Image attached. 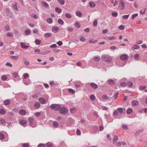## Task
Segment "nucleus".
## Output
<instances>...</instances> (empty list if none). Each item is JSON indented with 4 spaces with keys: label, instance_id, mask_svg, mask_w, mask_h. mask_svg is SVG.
I'll list each match as a JSON object with an SVG mask.
<instances>
[{
    "label": "nucleus",
    "instance_id": "1",
    "mask_svg": "<svg viewBox=\"0 0 147 147\" xmlns=\"http://www.w3.org/2000/svg\"><path fill=\"white\" fill-rule=\"evenodd\" d=\"M51 109L54 111H57L59 110L60 108V106L57 104H52L51 106Z\"/></svg>",
    "mask_w": 147,
    "mask_h": 147
},
{
    "label": "nucleus",
    "instance_id": "2",
    "mask_svg": "<svg viewBox=\"0 0 147 147\" xmlns=\"http://www.w3.org/2000/svg\"><path fill=\"white\" fill-rule=\"evenodd\" d=\"M68 110L65 107H61L59 110V113L62 115H65L67 113Z\"/></svg>",
    "mask_w": 147,
    "mask_h": 147
},
{
    "label": "nucleus",
    "instance_id": "3",
    "mask_svg": "<svg viewBox=\"0 0 147 147\" xmlns=\"http://www.w3.org/2000/svg\"><path fill=\"white\" fill-rule=\"evenodd\" d=\"M124 4V2L122 0L120 1L119 6V8L120 9L123 10L124 9L125 7Z\"/></svg>",
    "mask_w": 147,
    "mask_h": 147
},
{
    "label": "nucleus",
    "instance_id": "4",
    "mask_svg": "<svg viewBox=\"0 0 147 147\" xmlns=\"http://www.w3.org/2000/svg\"><path fill=\"white\" fill-rule=\"evenodd\" d=\"M129 56L127 54L122 55L120 57V58L122 60H125L128 59Z\"/></svg>",
    "mask_w": 147,
    "mask_h": 147
},
{
    "label": "nucleus",
    "instance_id": "5",
    "mask_svg": "<svg viewBox=\"0 0 147 147\" xmlns=\"http://www.w3.org/2000/svg\"><path fill=\"white\" fill-rule=\"evenodd\" d=\"M40 102L42 104H45L46 102V100L43 97H41L39 99Z\"/></svg>",
    "mask_w": 147,
    "mask_h": 147
},
{
    "label": "nucleus",
    "instance_id": "6",
    "mask_svg": "<svg viewBox=\"0 0 147 147\" xmlns=\"http://www.w3.org/2000/svg\"><path fill=\"white\" fill-rule=\"evenodd\" d=\"M5 11L7 12V14L9 17H11L12 13L10 11L9 8L6 9Z\"/></svg>",
    "mask_w": 147,
    "mask_h": 147
},
{
    "label": "nucleus",
    "instance_id": "7",
    "mask_svg": "<svg viewBox=\"0 0 147 147\" xmlns=\"http://www.w3.org/2000/svg\"><path fill=\"white\" fill-rule=\"evenodd\" d=\"M17 7V3L16 2H15L13 3L12 5V8L13 9H15L18 11V9Z\"/></svg>",
    "mask_w": 147,
    "mask_h": 147
},
{
    "label": "nucleus",
    "instance_id": "8",
    "mask_svg": "<svg viewBox=\"0 0 147 147\" xmlns=\"http://www.w3.org/2000/svg\"><path fill=\"white\" fill-rule=\"evenodd\" d=\"M52 30L54 33H56L59 30V28L57 26H54L52 28Z\"/></svg>",
    "mask_w": 147,
    "mask_h": 147
},
{
    "label": "nucleus",
    "instance_id": "9",
    "mask_svg": "<svg viewBox=\"0 0 147 147\" xmlns=\"http://www.w3.org/2000/svg\"><path fill=\"white\" fill-rule=\"evenodd\" d=\"M20 45L21 47L23 49H27L29 48V46L28 45H25V44L24 42H22L21 43Z\"/></svg>",
    "mask_w": 147,
    "mask_h": 147
},
{
    "label": "nucleus",
    "instance_id": "10",
    "mask_svg": "<svg viewBox=\"0 0 147 147\" xmlns=\"http://www.w3.org/2000/svg\"><path fill=\"white\" fill-rule=\"evenodd\" d=\"M41 4L42 5L45 6V7L47 8L49 7V4L47 2L44 1H42L41 2Z\"/></svg>",
    "mask_w": 147,
    "mask_h": 147
},
{
    "label": "nucleus",
    "instance_id": "11",
    "mask_svg": "<svg viewBox=\"0 0 147 147\" xmlns=\"http://www.w3.org/2000/svg\"><path fill=\"white\" fill-rule=\"evenodd\" d=\"M131 103L133 105L136 106L138 105V102L136 100H133L131 101Z\"/></svg>",
    "mask_w": 147,
    "mask_h": 147
},
{
    "label": "nucleus",
    "instance_id": "12",
    "mask_svg": "<svg viewBox=\"0 0 147 147\" xmlns=\"http://www.w3.org/2000/svg\"><path fill=\"white\" fill-rule=\"evenodd\" d=\"M90 86L93 89H96L98 88V86L96 84L92 83L90 84Z\"/></svg>",
    "mask_w": 147,
    "mask_h": 147
},
{
    "label": "nucleus",
    "instance_id": "13",
    "mask_svg": "<svg viewBox=\"0 0 147 147\" xmlns=\"http://www.w3.org/2000/svg\"><path fill=\"white\" fill-rule=\"evenodd\" d=\"M89 5L91 7L93 8L95 7L96 4L92 1H90L89 3Z\"/></svg>",
    "mask_w": 147,
    "mask_h": 147
},
{
    "label": "nucleus",
    "instance_id": "14",
    "mask_svg": "<svg viewBox=\"0 0 147 147\" xmlns=\"http://www.w3.org/2000/svg\"><path fill=\"white\" fill-rule=\"evenodd\" d=\"M40 104L38 102H36L35 103L34 107L35 108L38 109L40 107Z\"/></svg>",
    "mask_w": 147,
    "mask_h": 147
},
{
    "label": "nucleus",
    "instance_id": "15",
    "mask_svg": "<svg viewBox=\"0 0 147 147\" xmlns=\"http://www.w3.org/2000/svg\"><path fill=\"white\" fill-rule=\"evenodd\" d=\"M19 113L20 115H24L26 114V111L24 110L21 109L19 111Z\"/></svg>",
    "mask_w": 147,
    "mask_h": 147
},
{
    "label": "nucleus",
    "instance_id": "16",
    "mask_svg": "<svg viewBox=\"0 0 147 147\" xmlns=\"http://www.w3.org/2000/svg\"><path fill=\"white\" fill-rule=\"evenodd\" d=\"M107 82L109 84L111 85L114 84L115 83V81L114 80L112 79H109L107 81Z\"/></svg>",
    "mask_w": 147,
    "mask_h": 147
},
{
    "label": "nucleus",
    "instance_id": "17",
    "mask_svg": "<svg viewBox=\"0 0 147 147\" xmlns=\"http://www.w3.org/2000/svg\"><path fill=\"white\" fill-rule=\"evenodd\" d=\"M140 48V46L138 45H135L132 47L131 49L133 50H136Z\"/></svg>",
    "mask_w": 147,
    "mask_h": 147
},
{
    "label": "nucleus",
    "instance_id": "18",
    "mask_svg": "<svg viewBox=\"0 0 147 147\" xmlns=\"http://www.w3.org/2000/svg\"><path fill=\"white\" fill-rule=\"evenodd\" d=\"M20 124L24 125L26 123V121L24 119H21L19 121Z\"/></svg>",
    "mask_w": 147,
    "mask_h": 147
},
{
    "label": "nucleus",
    "instance_id": "19",
    "mask_svg": "<svg viewBox=\"0 0 147 147\" xmlns=\"http://www.w3.org/2000/svg\"><path fill=\"white\" fill-rule=\"evenodd\" d=\"M10 57L13 60H16L18 59L19 56H14L13 55H11L10 56Z\"/></svg>",
    "mask_w": 147,
    "mask_h": 147
},
{
    "label": "nucleus",
    "instance_id": "20",
    "mask_svg": "<svg viewBox=\"0 0 147 147\" xmlns=\"http://www.w3.org/2000/svg\"><path fill=\"white\" fill-rule=\"evenodd\" d=\"M59 4L61 5H63L65 3L64 0H57Z\"/></svg>",
    "mask_w": 147,
    "mask_h": 147
},
{
    "label": "nucleus",
    "instance_id": "21",
    "mask_svg": "<svg viewBox=\"0 0 147 147\" xmlns=\"http://www.w3.org/2000/svg\"><path fill=\"white\" fill-rule=\"evenodd\" d=\"M5 105H8L10 104V102L8 100H5L4 102Z\"/></svg>",
    "mask_w": 147,
    "mask_h": 147
},
{
    "label": "nucleus",
    "instance_id": "22",
    "mask_svg": "<svg viewBox=\"0 0 147 147\" xmlns=\"http://www.w3.org/2000/svg\"><path fill=\"white\" fill-rule=\"evenodd\" d=\"M118 139V137L117 136H114V137L113 139V143L114 144L115 143L117 140Z\"/></svg>",
    "mask_w": 147,
    "mask_h": 147
},
{
    "label": "nucleus",
    "instance_id": "23",
    "mask_svg": "<svg viewBox=\"0 0 147 147\" xmlns=\"http://www.w3.org/2000/svg\"><path fill=\"white\" fill-rule=\"evenodd\" d=\"M76 15L79 17H81L82 16V13L79 11H78L76 12Z\"/></svg>",
    "mask_w": 147,
    "mask_h": 147
},
{
    "label": "nucleus",
    "instance_id": "24",
    "mask_svg": "<svg viewBox=\"0 0 147 147\" xmlns=\"http://www.w3.org/2000/svg\"><path fill=\"white\" fill-rule=\"evenodd\" d=\"M59 125V123L56 121H54L53 122V126L55 127H57Z\"/></svg>",
    "mask_w": 147,
    "mask_h": 147
},
{
    "label": "nucleus",
    "instance_id": "25",
    "mask_svg": "<svg viewBox=\"0 0 147 147\" xmlns=\"http://www.w3.org/2000/svg\"><path fill=\"white\" fill-rule=\"evenodd\" d=\"M133 110L131 108H129L127 111V113L128 114H131Z\"/></svg>",
    "mask_w": 147,
    "mask_h": 147
},
{
    "label": "nucleus",
    "instance_id": "26",
    "mask_svg": "<svg viewBox=\"0 0 147 147\" xmlns=\"http://www.w3.org/2000/svg\"><path fill=\"white\" fill-rule=\"evenodd\" d=\"M108 40H115L116 39V36H109L107 38Z\"/></svg>",
    "mask_w": 147,
    "mask_h": 147
},
{
    "label": "nucleus",
    "instance_id": "27",
    "mask_svg": "<svg viewBox=\"0 0 147 147\" xmlns=\"http://www.w3.org/2000/svg\"><path fill=\"white\" fill-rule=\"evenodd\" d=\"M31 31L29 29H27L25 31V33L26 35H28L30 34Z\"/></svg>",
    "mask_w": 147,
    "mask_h": 147
},
{
    "label": "nucleus",
    "instance_id": "28",
    "mask_svg": "<svg viewBox=\"0 0 147 147\" xmlns=\"http://www.w3.org/2000/svg\"><path fill=\"white\" fill-rule=\"evenodd\" d=\"M127 85L128 87L130 88H131L133 86V84L132 82H128L127 84Z\"/></svg>",
    "mask_w": 147,
    "mask_h": 147
},
{
    "label": "nucleus",
    "instance_id": "29",
    "mask_svg": "<svg viewBox=\"0 0 147 147\" xmlns=\"http://www.w3.org/2000/svg\"><path fill=\"white\" fill-rule=\"evenodd\" d=\"M55 9L56 11L59 13H61L62 11V10L61 9L58 7L55 8Z\"/></svg>",
    "mask_w": 147,
    "mask_h": 147
},
{
    "label": "nucleus",
    "instance_id": "30",
    "mask_svg": "<svg viewBox=\"0 0 147 147\" xmlns=\"http://www.w3.org/2000/svg\"><path fill=\"white\" fill-rule=\"evenodd\" d=\"M90 99L92 101H94L95 99V96L93 94L90 95Z\"/></svg>",
    "mask_w": 147,
    "mask_h": 147
},
{
    "label": "nucleus",
    "instance_id": "31",
    "mask_svg": "<svg viewBox=\"0 0 147 147\" xmlns=\"http://www.w3.org/2000/svg\"><path fill=\"white\" fill-rule=\"evenodd\" d=\"M58 23L62 25L64 24L63 21L61 19H59L58 20Z\"/></svg>",
    "mask_w": 147,
    "mask_h": 147
},
{
    "label": "nucleus",
    "instance_id": "32",
    "mask_svg": "<svg viewBox=\"0 0 147 147\" xmlns=\"http://www.w3.org/2000/svg\"><path fill=\"white\" fill-rule=\"evenodd\" d=\"M47 21L48 23L50 24L52 23L53 22L52 19L50 18H48L47 20Z\"/></svg>",
    "mask_w": 147,
    "mask_h": 147
},
{
    "label": "nucleus",
    "instance_id": "33",
    "mask_svg": "<svg viewBox=\"0 0 147 147\" xmlns=\"http://www.w3.org/2000/svg\"><path fill=\"white\" fill-rule=\"evenodd\" d=\"M5 113V110L3 109H0V113L1 115H4Z\"/></svg>",
    "mask_w": 147,
    "mask_h": 147
},
{
    "label": "nucleus",
    "instance_id": "34",
    "mask_svg": "<svg viewBox=\"0 0 147 147\" xmlns=\"http://www.w3.org/2000/svg\"><path fill=\"white\" fill-rule=\"evenodd\" d=\"M65 16L66 17L68 18H71L72 16L69 13H67L65 14Z\"/></svg>",
    "mask_w": 147,
    "mask_h": 147
},
{
    "label": "nucleus",
    "instance_id": "35",
    "mask_svg": "<svg viewBox=\"0 0 147 147\" xmlns=\"http://www.w3.org/2000/svg\"><path fill=\"white\" fill-rule=\"evenodd\" d=\"M35 43L37 45H39L40 44L41 41L39 39H36L35 40Z\"/></svg>",
    "mask_w": 147,
    "mask_h": 147
},
{
    "label": "nucleus",
    "instance_id": "36",
    "mask_svg": "<svg viewBox=\"0 0 147 147\" xmlns=\"http://www.w3.org/2000/svg\"><path fill=\"white\" fill-rule=\"evenodd\" d=\"M51 36V34L49 33H45L44 34V36L45 37H49Z\"/></svg>",
    "mask_w": 147,
    "mask_h": 147
},
{
    "label": "nucleus",
    "instance_id": "37",
    "mask_svg": "<svg viewBox=\"0 0 147 147\" xmlns=\"http://www.w3.org/2000/svg\"><path fill=\"white\" fill-rule=\"evenodd\" d=\"M28 119L29 122L30 123V124H31L34 121V119L32 117H29Z\"/></svg>",
    "mask_w": 147,
    "mask_h": 147
},
{
    "label": "nucleus",
    "instance_id": "38",
    "mask_svg": "<svg viewBox=\"0 0 147 147\" xmlns=\"http://www.w3.org/2000/svg\"><path fill=\"white\" fill-rule=\"evenodd\" d=\"M7 36L10 38L12 37L13 36V34L11 32H8L7 34Z\"/></svg>",
    "mask_w": 147,
    "mask_h": 147
},
{
    "label": "nucleus",
    "instance_id": "39",
    "mask_svg": "<svg viewBox=\"0 0 147 147\" xmlns=\"http://www.w3.org/2000/svg\"><path fill=\"white\" fill-rule=\"evenodd\" d=\"M52 144L50 142H48L45 145L46 147H52Z\"/></svg>",
    "mask_w": 147,
    "mask_h": 147
},
{
    "label": "nucleus",
    "instance_id": "40",
    "mask_svg": "<svg viewBox=\"0 0 147 147\" xmlns=\"http://www.w3.org/2000/svg\"><path fill=\"white\" fill-rule=\"evenodd\" d=\"M1 79L3 81L6 80L7 79V77L6 76L3 75L1 77Z\"/></svg>",
    "mask_w": 147,
    "mask_h": 147
},
{
    "label": "nucleus",
    "instance_id": "41",
    "mask_svg": "<svg viewBox=\"0 0 147 147\" xmlns=\"http://www.w3.org/2000/svg\"><path fill=\"white\" fill-rule=\"evenodd\" d=\"M94 60L95 61H98L100 60V58L99 57H95L94 58Z\"/></svg>",
    "mask_w": 147,
    "mask_h": 147
},
{
    "label": "nucleus",
    "instance_id": "42",
    "mask_svg": "<svg viewBox=\"0 0 147 147\" xmlns=\"http://www.w3.org/2000/svg\"><path fill=\"white\" fill-rule=\"evenodd\" d=\"M76 108L75 107H73L70 109V111L72 113H74L76 111Z\"/></svg>",
    "mask_w": 147,
    "mask_h": 147
},
{
    "label": "nucleus",
    "instance_id": "43",
    "mask_svg": "<svg viewBox=\"0 0 147 147\" xmlns=\"http://www.w3.org/2000/svg\"><path fill=\"white\" fill-rule=\"evenodd\" d=\"M120 84L121 86L123 87H125L127 86V84L124 82H122Z\"/></svg>",
    "mask_w": 147,
    "mask_h": 147
},
{
    "label": "nucleus",
    "instance_id": "44",
    "mask_svg": "<svg viewBox=\"0 0 147 147\" xmlns=\"http://www.w3.org/2000/svg\"><path fill=\"white\" fill-rule=\"evenodd\" d=\"M75 26L77 28H80V24L78 22H76L75 24Z\"/></svg>",
    "mask_w": 147,
    "mask_h": 147
},
{
    "label": "nucleus",
    "instance_id": "45",
    "mask_svg": "<svg viewBox=\"0 0 147 147\" xmlns=\"http://www.w3.org/2000/svg\"><path fill=\"white\" fill-rule=\"evenodd\" d=\"M5 30L6 31H8L9 30V26L7 25L5 27Z\"/></svg>",
    "mask_w": 147,
    "mask_h": 147
},
{
    "label": "nucleus",
    "instance_id": "46",
    "mask_svg": "<svg viewBox=\"0 0 147 147\" xmlns=\"http://www.w3.org/2000/svg\"><path fill=\"white\" fill-rule=\"evenodd\" d=\"M112 15L114 17H116L118 15V13L117 12H113L112 13Z\"/></svg>",
    "mask_w": 147,
    "mask_h": 147
},
{
    "label": "nucleus",
    "instance_id": "47",
    "mask_svg": "<svg viewBox=\"0 0 147 147\" xmlns=\"http://www.w3.org/2000/svg\"><path fill=\"white\" fill-rule=\"evenodd\" d=\"M146 86H141L140 87V90H142L144 89H146Z\"/></svg>",
    "mask_w": 147,
    "mask_h": 147
},
{
    "label": "nucleus",
    "instance_id": "48",
    "mask_svg": "<svg viewBox=\"0 0 147 147\" xmlns=\"http://www.w3.org/2000/svg\"><path fill=\"white\" fill-rule=\"evenodd\" d=\"M118 28L121 30H123L125 28V26H124L121 25L119 26Z\"/></svg>",
    "mask_w": 147,
    "mask_h": 147
},
{
    "label": "nucleus",
    "instance_id": "49",
    "mask_svg": "<svg viewBox=\"0 0 147 147\" xmlns=\"http://www.w3.org/2000/svg\"><path fill=\"white\" fill-rule=\"evenodd\" d=\"M68 91L69 92L71 93H74L75 92V91L74 90H73L72 89H70V88L69 89H68Z\"/></svg>",
    "mask_w": 147,
    "mask_h": 147
},
{
    "label": "nucleus",
    "instance_id": "50",
    "mask_svg": "<svg viewBox=\"0 0 147 147\" xmlns=\"http://www.w3.org/2000/svg\"><path fill=\"white\" fill-rule=\"evenodd\" d=\"M4 135L2 133H0V139L3 140L4 138Z\"/></svg>",
    "mask_w": 147,
    "mask_h": 147
},
{
    "label": "nucleus",
    "instance_id": "51",
    "mask_svg": "<svg viewBox=\"0 0 147 147\" xmlns=\"http://www.w3.org/2000/svg\"><path fill=\"white\" fill-rule=\"evenodd\" d=\"M97 40H89V42L90 43H95L97 42Z\"/></svg>",
    "mask_w": 147,
    "mask_h": 147
},
{
    "label": "nucleus",
    "instance_id": "52",
    "mask_svg": "<svg viewBox=\"0 0 147 147\" xmlns=\"http://www.w3.org/2000/svg\"><path fill=\"white\" fill-rule=\"evenodd\" d=\"M40 115V113L39 112L36 113H34V115L36 117H38Z\"/></svg>",
    "mask_w": 147,
    "mask_h": 147
},
{
    "label": "nucleus",
    "instance_id": "53",
    "mask_svg": "<svg viewBox=\"0 0 147 147\" xmlns=\"http://www.w3.org/2000/svg\"><path fill=\"white\" fill-rule=\"evenodd\" d=\"M129 16V14H128L126 15H124L123 16V18L124 19H127Z\"/></svg>",
    "mask_w": 147,
    "mask_h": 147
},
{
    "label": "nucleus",
    "instance_id": "54",
    "mask_svg": "<svg viewBox=\"0 0 147 147\" xmlns=\"http://www.w3.org/2000/svg\"><path fill=\"white\" fill-rule=\"evenodd\" d=\"M49 53V51H46L45 52H44L41 53H40V54L41 55H45V54H48Z\"/></svg>",
    "mask_w": 147,
    "mask_h": 147
},
{
    "label": "nucleus",
    "instance_id": "55",
    "mask_svg": "<svg viewBox=\"0 0 147 147\" xmlns=\"http://www.w3.org/2000/svg\"><path fill=\"white\" fill-rule=\"evenodd\" d=\"M102 98L104 100H106L108 98L107 96L105 94L103 95L102 96Z\"/></svg>",
    "mask_w": 147,
    "mask_h": 147
},
{
    "label": "nucleus",
    "instance_id": "56",
    "mask_svg": "<svg viewBox=\"0 0 147 147\" xmlns=\"http://www.w3.org/2000/svg\"><path fill=\"white\" fill-rule=\"evenodd\" d=\"M117 110L120 113H121L123 111V109L121 108H119L117 109Z\"/></svg>",
    "mask_w": 147,
    "mask_h": 147
},
{
    "label": "nucleus",
    "instance_id": "57",
    "mask_svg": "<svg viewBox=\"0 0 147 147\" xmlns=\"http://www.w3.org/2000/svg\"><path fill=\"white\" fill-rule=\"evenodd\" d=\"M122 127L123 128L127 130L128 129V127L125 124H123L122 125Z\"/></svg>",
    "mask_w": 147,
    "mask_h": 147
},
{
    "label": "nucleus",
    "instance_id": "58",
    "mask_svg": "<svg viewBox=\"0 0 147 147\" xmlns=\"http://www.w3.org/2000/svg\"><path fill=\"white\" fill-rule=\"evenodd\" d=\"M57 45L55 44H53L50 46V47L51 48H55L56 47Z\"/></svg>",
    "mask_w": 147,
    "mask_h": 147
},
{
    "label": "nucleus",
    "instance_id": "59",
    "mask_svg": "<svg viewBox=\"0 0 147 147\" xmlns=\"http://www.w3.org/2000/svg\"><path fill=\"white\" fill-rule=\"evenodd\" d=\"M0 122L2 124H3L5 123V120L3 119H0Z\"/></svg>",
    "mask_w": 147,
    "mask_h": 147
},
{
    "label": "nucleus",
    "instance_id": "60",
    "mask_svg": "<svg viewBox=\"0 0 147 147\" xmlns=\"http://www.w3.org/2000/svg\"><path fill=\"white\" fill-rule=\"evenodd\" d=\"M38 147H45V145L44 144H40L38 145Z\"/></svg>",
    "mask_w": 147,
    "mask_h": 147
},
{
    "label": "nucleus",
    "instance_id": "61",
    "mask_svg": "<svg viewBox=\"0 0 147 147\" xmlns=\"http://www.w3.org/2000/svg\"><path fill=\"white\" fill-rule=\"evenodd\" d=\"M12 75L14 78H16L18 76V73L16 72L14 73Z\"/></svg>",
    "mask_w": 147,
    "mask_h": 147
},
{
    "label": "nucleus",
    "instance_id": "62",
    "mask_svg": "<svg viewBox=\"0 0 147 147\" xmlns=\"http://www.w3.org/2000/svg\"><path fill=\"white\" fill-rule=\"evenodd\" d=\"M139 55L138 54H135L134 55V57L136 59H138L139 58Z\"/></svg>",
    "mask_w": 147,
    "mask_h": 147
},
{
    "label": "nucleus",
    "instance_id": "63",
    "mask_svg": "<svg viewBox=\"0 0 147 147\" xmlns=\"http://www.w3.org/2000/svg\"><path fill=\"white\" fill-rule=\"evenodd\" d=\"M29 145L27 143H24L23 144V147H29Z\"/></svg>",
    "mask_w": 147,
    "mask_h": 147
},
{
    "label": "nucleus",
    "instance_id": "64",
    "mask_svg": "<svg viewBox=\"0 0 147 147\" xmlns=\"http://www.w3.org/2000/svg\"><path fill=\"white\" fill-rule=\"evenodd\" d=\"M29 76V74L27 73L25 74L24 76V78L25 79L28 77Z\"/></svg>",
    "mask_w": 147,
    "mask_h": 147
}]
</instances>
